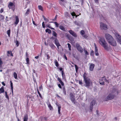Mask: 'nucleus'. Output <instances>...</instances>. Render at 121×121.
Wrapping results in <instances>:
<instances>
[{"instance_id": "nucleus-1", "label": "nucleus", "mask_w": 121, "mask_h": 121, "mask_svg": "<svg viewBox=\"0 0 121 121\" xmlns=\"http://www.w3.org/2000/svg\"><path fill=\"white\" fill-rule=\"evenodd\" d=\"M99 43L106 50H108V44L106 42L104 39L103 37H100L99 39Z\"/></svg>"}, {"instance_id": "nucleus-2", "label": "nucleus", "mask_w": 121, "mask_h": 121, "mask_svg": "<svg viewBox=\"0 0 121 121\" xmlns=\"http://www.w3.org/2000/svg\"><path fill=\"white\" fill-rule=\"evenodd\" d=\"M84 81L85 83V86L89 88L92 84V82L89 78L86 79Z\"/></svg>"}, {"instance_id": "nucleus-3", "label": "nucleus", "mask_w": 121, "mask_h": 121, "mask_svg": "<svg viewBox=\"0 0 121 121\" xmlns=\"http://www.w3.org/2000/svg\"><path fill=\"white\" fill-rule=\"evenodd\" d=\"M105 37L108 42H110V40H112L113 39L112 37L108 34H105Z\"/></svg>"}, {"instance_id": "nucleus-4", "label": "nucleus", "mask_w": 121, "mask_h": 121, "mask_svg": "<svg viewBox=\"0 0 121 121\" xmlns=\"http://www.w3.org/2000/svg\"><path fill=\"white\" fill-rule=\"evenodd\" d=\"M76 47L77 50L80 53L83 52V50L82 48L80 46L79 44L78 43L76 44Z\"/></svg>"}, {"instance_id": "nucleus-5", "label": "nucleus", "mask_w": 121, "mask_h": 121, "mask_svg": "<svg viewBox=\"0 0 121 121\" xmlns=\"http://www.w3.org/2000/svg\"><path fill=\"white\" fill-rule=\"evenodd\" d=\"M115 35L117 41L120 43H121V37L117 33H115Z\"/></svg>"}, {"instance_id": "nucleus-6", "label": "nucleus", "mask_w": 121, "mask_h": 121, "mask_svg": "<svg viewBox=\"0 0 121 121\" xmlns=\"http://www.w3.org/2000/svg\"><path fill=\"white\" fill-rule=\"evenodd\" d=\"M100 28L102 30H106L107 28V25L104 23L101 22L100 23Z\"/></svg>"}, {"instance_id": "nucleus-7", "label": "nucleus", "mask_w": 121, "mask_h": 121, "mask_svg": "<svg viewBox=\"0 0 121 121\" xmlns=\"http://www.w3.org/2000/svg\"><path fill=\"white\" fill-rule=\"evenodd\" d=\"M15 7V5L13 3L11 2L9 3L8 4V7L9 9H12L13 10H14Z\"/></svg>"}, {"instance_id": "nucleus-8", "label": "nucleus", "mask_w": 121, "mask_h": 121, "mask_svg": "<svg viewBox=\"0 0 121 121\" xmlns=\"http://www.w3.org/2000/svg\"><path fill=\"white\" fill-rule=\"evenodd\" d=\"M102 81H100L99 83L100 84L102 85H103L104 84V82H106L108 83H109V81L106 79L105 78V77H103L102 78Z\"/></svg>"}, {"instance_id": "nucleus-9", "label": "nucleus", "mask_w": 121, "mask_h": 121, "mask_svg": "<svg viewBox=\"0 0 121 121\" xmlns=\"http://www.w3.org/2000/svg\"><path fill=\"white\" fill-rule=\"evenodd\" d=\"M114 96L111 94H109L108 96L105 99V101H107L109 100H111L114 98Z\"/></svg>"}, {"instance_id": "nucleus-10", "label": "nucleus", "mask_w": 121, "mask_h": 121, "mask_svg": "<svg viewBox=\"0 0 121 121\" xmlns=\"http://www.w3.org/2000/svg\"><path fill=\"white\" fill-rule=\"evenodd\" d=\"M110 42H108L111 45L115 46L116 45V43L115 41L113 39L112 40H110Z\"/></svg>"}, {"instance_id": "nucleus-11", "label": "nucleus", "mask_w": 121, "mask_h": 121, "mask_svg": "<svg viewBox=\"0 0 121 121\" xmlns=\"http://www.w3.org/2000/svg\"><path fill=\"white\" fill-rule=\"evenodd\" d=\"M95 101L94 100H92L90 104V109L91 111L92 110L93 106L95 105Z\"/></svg>"}, {"instance_id": "nucleus-12", "label": "nucleus", "mask_w": 121, "mask_h": 121, "mask_svg": "<svg viewBox=\"0 0 121 121\" xmlns=\"http://www.w3.org/2000/svg\"><path fill=\"white\" fill-rule=\"evenodd\" d=\"M68 32L71 35L74 37H76L77 36L76 34L73 30H70L68 31Z\"/></svg>"}, {"instance_id": "nucleus-13", "label": "nucleus", "mask_w": 121, "mask_h": 121, "mask_svg": "<svg viewBox=\"0 0 121 121\" xmlns=\"http://www.w3.org/2000/svg\"><path fill=\"white\" fill-rule=\"evenodd\" d=\"M95 66V64L92 63L90 64V65L89 67V69L91 71H93L94 69Z\"/></svg>"}, {"instance_id": "nucleus-14", "label": "nucleus", "mask_w": 121, "mask_h": 121, "mask_svg": "<svg viewBox=\"0 0 121 121\" xmlns=\"http://www.w3.org/2000/svg\"><path fill=\"white\" fill-rule=\"evenodd\" d=\"M55 44L57 48L58 49H59V46H60V45L58 41L56 40H56H55Z\"/></svg>"}, {"instance_id": "nucleus-15", "label": "nucleus", "mask_w": 121, "mask_h": 121, "mask_svg": "<svg viewBox=\"0 0 121 121\" xmlns=\"http://www.w3.org/2000/svg\"><path fill=\"white\" fill-rule=\"evenodd\" d=\"M16 20L14 22L15 25H17L19 22V19L18 16H16L15 17Z\"/></svg>"}, {"instance_id": "nucleus-16", "label": "nucleus", "mask_w": 121, "mask_h": 121, "mask_svg": "<svg viewBox=\"0 0 121 121\" xmlns=\"http://www.w3.org/2000/svg\"><path fill=\"white\" fill-rule=\"evenodd\" d=\"M56 105L58 106V112L59 114H60V108H61V106L60 104L58 105L57 104H56Z\"/></svg>"}, {"instance_id": "nucleus-17", "label": "nucleus", "mask_w": 121, "mask_h": 121, "mask_svg": "<svg viewBox=\"0 0 121 121\" xmlns=\"http://www.w3.org/2000/svg\"><path fill=\"white\" fill-rule=\"evenodd\" d=\"M49 45L52 49H54L56 48L55 46L52 43H49Z\"/></svg>"}, {"instance_id": "nucleus-18", "label": "nucleus", "mask_w": 121, "mask_h": 121, "mask_svg": "<svg viewBox=\"0 0 121 121\" xmlns=\"http://www.w3.org/2000/svg\"><path fill=\"white\" fill-rule=\"evenodd\" d=\"M70 98L72 102H74L75 100L74 97L73 95H72L71 94H70Z\"/></svg>"}, {"instance_id": "nucleus-19", "label": "nucleus", "mask_w": 121, "mask_h": 121, "mask_svg": "<svg viewBox=\"0 0 121 121\" xmlns=\"http://www.w3.org/2000/svg\"><path fill=\"white\" fill-rule=\"evenodd\" d=\"M4 91V87L2 86L0 89V94L3 93Z\"/></svg>"}, {"instance_id": "nucleus-20", "label": "nucleus", "mask_w": 121, "mask_h": 121, "mask_svg": "<svg viewBox=\"0 0 121 121\" xmlns=\"http://www.w3.org/2000/svg\"><path fill=\"white\" fill-rule=\"evenodd\" d=\"M28 119V117L27 115H25L23 118L24 121H27Z\"/></svg>"}, {"instance_id": "nucleus-21", "label": "nucleus", "mask_w": 121, "mask_h": 121, "mask_svg": "<svg viewBox=\"0 0 121 121\" xmlns=\"http://www.w3.org/2000/svg\"><path fill=\"white\" fill-rule=\"evenodd\" d=\"M59 28L61 30L64 31H65V28L63 26L60 25L59 26Z\"/></svg>"}, {"instance_id": "nucleus-22", "label": "nucleus", "mask_w": 121, "mask_h": 121, "mask_svg": "<svg viewBox=\"0 0 121 121\" xmlns=\"http://www.w3.org/2000/svg\"><path fill=\"white\" fill-rule=\"evenodd\" d=\"M7 55L8 56H13V55L12 54V52L11 51H8L7 52Z\"/></svg>"}, {"instance_id": "nucleus-23", "label": "nucleus", "mask_w": 121, "mask_h": 121, "mask_svg": "<svg viewBox=\"0 0 121 121\" xmlns=\"http://www.w3.org/2000/svg\"><path fill=\"white\" fill-rule=\"evenodd\" d=\"M54 62L55 64V65L57 67H58L59 66V65L57 60H55L54 61Z\"/></svg>"}, {"instance_id": "nucleus-24", "label": "nucleus", "mask_w": 121, "mask_h": 121, "mask_svg": "<svg viewBox=\"0 0 121 121\" xmlns=\"http://www.w3.org/2000/svg\"><path fill=\"white\" fill-rule=\"evenodd\" d=\"M50 22L54 23L56 27H58L59 24L57 22Z\"/></svg>"}, {"instance_id": "nucleus-25", "label": "nucleus", "mask_w": 121, "mask_h": 121, "mask_svg": "<svg viewBox=\"0 0 121 121\" xmlns=\"http://www.w3.org/2000/svg\"><path fill=\"white\" fill-rule=\"evenodd\" d=\"M52 35L55 37H57V34L54 31H52Z\"/></svg>"}, {"instance_id": "nucleus-26", "label": "nucleus", "mask_w": 121, "mask_h": 121, "mask_svg": "<svg viewBox=\"0 0 121 121\" xmlns=\"http://www.w3.org/2000/svg\"><path fill=\"white\" fill-rule=\"evenodd\" d=\"M13 77L14 78L16 79H17V73L14 72L13 73Z\"/></svg>"}, {"instance_id": "nucleus-27", "label": "nucleus", "mask_w": 121, "mask_h": 121, "mask_svg": "<svg viewBox=\"0 0 121 121\" xmlns=\"http://www.w3.org/2000/svg\"><path fill=\"white\" fill-rule=\"evenodd\" d=\"M46 32H48L49 34H50L51 33V31L50 29H47L45 30Z\"/></svg>"}, {"instance_id": "nucleus-28", "label": "nucleus", "mask_w": 121, "mask_h": 121, "mask_svg": "<svg viewBox=\"0 0 121 121\" xmlns=\"http://www.w3.org/2000/svg\"><path fill=\"white\" fill-rule=\"evenodd\" d=\"M10 85L11 86V88L12 90V93H13V83L11 81H10Z\"/></svg>"}, {"instance_id": "nucleus-29", "label": "nucleus", "mask_w": 121, "mask_h": 121, "mask_svg": "<svg viewBox=\"0 0 121 121\" xmlns=\"http://www.w3.org/2000/svg\"><path fill=\"white\" fill-rule=\"evenodd\" d=\"M48 107L50 110L52 109L53 108L51 104L50 103H48Z\"/></svg>"}, {"instance_id": "nucleus-30", "label": "nucleus", "mask_w": 121, "mask_h": 121, "mask_svg": "<svg viewBox=\"0 0 121 121\" xmlns=\"http://www.w3.org/2000/svg\"><path fill=\"white\" fill-rule=\"evenodd\" d=\"M39 9L42 11H43V9L41 5H39L38 6Z\"/></svg>"}, {"instance_id": "nucleus-31", "label": "nucleus", "mask_w": 121, "mask_h": 121, "mask_svg": "<svg viewBox=\"0 0 121 121\" xmlns=\"http://www.w3.org/2000/svg\"><path fill=\"white\" fill-rule=\"evenodd\" d=\"M10 30H8L7 31V33L8 35V36L9 37L10 36Z\"/></svg>"}, {"instance_id": "nucleus-32", "label": "nucleus", "mask_w": 121, "mask_h": 121, "mask_svg": "<svg viewBox=\"0 0 121 121\" xmlns=\"http://www.w3.org/2000/svg\"><path fill=\"white\" fill-rule=\"evenodd\" d=\"M0 18L1 19L3 20L4 19V17L2 15H0Z\"/></svg>"}, {"instance_id": "nucleus-33", "label": "nucleus", "mask_w": 121, "mask_h": 121, "mask_svg": "<svg viewBox=\"0 0 121 121\" xmlns=\"http://www.w3.org/2000/svg\"><path fill=\"white\" fill-rule=\"evenodd\" d=\"M84 52H85V55H88L89 54L88 53L87 51H86V50L84 49Z\"/></svg>"}, {"instance_id": "nucleus-34", "label": "nucleus", "mask_w": 121, "mask_h": 121, "mask_svg": "<svg viewBox=\"0 0 121 121\" xmlns=\"http://www.w3.org/2000/svg\"><path fill=\"white\" fill-rule=\"evenodd\" d=\"M85 73L83 75V77L84 78V80H85V79L87 78H89L87 77L85 75Z\"/></svg>"}, {"instance_id": "nucleus-35", "label": "nucleus", "mask_w": 121, "mask_h": 121, "mask_svg": "<svg viewBox=\"0 0 121 121\" xmlns=\"http://www.w3.org/2000/svg\"><path fill=\"white\" fill-rule=\"evenodd\" d=\"M74 66L75 67L76 72H78V67L77 65H75Z\"/></svg>"}, {"instance_id": "nucleus-36", "label": "nucleus", "mask_w": 121, "mask_h": 121, "mask_svg": "<svg viewBox=\"0 0 121 121\" xmlns=\"http://www.w3.org/2000/svg\"><path fill=\"white\" fill-rule=\"evenodd\" d=\"M67 45H68V47L69 48V50L70 51L71 50V46L70 45V44L69 43H68L67 44Z\"/></svg>"}, {"instance_id": "nucleus-37", "label": "nucleus", "mask_w": 121, "mask_h": 121, "mask_svg": "<svg viewBox=\"0 0 121 121\" xmlns=\"http://www.w3.org/2000/svg\"><path fill=\"white\" fill-rule=\"evenodd\" d=\"M30 12V10L29 9H28L27 11H26V13H25V14L27 15L28 14H29V12Z\"/></svg>"}, {"instance_id": "nucleus-38", "label": "nucleus", "mask_w": 121, "mask_h": 121, "mask_svg": "<svg viewBox=\"0 0 121 121\" xmlns=\"http://www.w3.org/2000/svg\"><path fill=\"white\" fill-rule=\"evenodd\" d=\"M26 64H29V59L28 57H27L26 59Z\"/></svg>"}, {"instance_id": "nucleus-39", "label": "nucleus", "mask_w": 121, "mask_h": 121, "mask_svg": "<svg viewBox=\"0 0 121 121\" xmlns=\"http://www.w3.org/2000/svg\"><path fill=\"white\" fill-rule=\"evenodd\" d=\"M71 15L72 16H76V17L78 16L77 15V16L76 15L75 13L74 12L71 13Z\"/></svg>"}, {"instance_id": "nucleus-40", "label": "nucleus", "mask_w": 121, "mask_h": 121, "mask_svg": "<svg viewBox=\"0 0 121 121\" xmlns=\"http://www.w3.org/2000/svg\"><path fill=\"white\" fill-rule=\"evenodd\" d=\"M84 33H85V32L84 31H83V30H82L81 31L80 33H81V34L82 35H84Z\"/></svg>"}, {"instance_id": "nucleus-41", "label": "nucleus", "mask_w": 121, "mask_h": 121, "mask_svg": "<svg viewBox=\"0 0 121 121\" xmlns=\"http://www.w3.org/2000/svg\"><path fill=\"white\" fill-rule=\"evenodd\" d=\"M61 74H62V76L63 78L64 77H65V75L64 74V72H63V70L62 71Z\"/></svg>"}, {"instance_id": "nucleus-42", "label": "nucleus", "mask_w": 121, "mask_h": 121, "mask_svg": "<svg viewBox=\"0 0 121 121\" xmlns=\"http://www.w3.org/2000/svg\"><path fill=\"white\" fill-rule=\"evenodd\" d=\"M90 55L91 56H93L94 55V52L92 50L91 51Z\"/></svg>"}, {"instance_id": "nucleus-43", "label": "nucleus", "mask_w": 121, "mask_h": 121, "mask_svg": "<svg viewBox=\"0 0 121 121\" xmlns=\"http://www.w3.org/2000/svg\"><path fill=\"white\" fill-rule=\"evenodd\" d=\"M63 93L65 95H66V92L65 89V88H63Z\"/></svg>"}, {"instance_id": "nucleus-44", "label": "nucleus", "mask_w": 121, "mask_h": 121, "mask_svg": "<svg viewBox=\"0 0 121 121\" xmlns=\"http://www.w3.org/2000/svg\"><path fill=\"white\" fill-rule=\"evenodd\" d=\"M79 84L81 85L82 86L83 85V83L82 81H79Z\"/></svg>"}, {"instance_id": "nucleus-45", "label": "nucleus", "mask_w": 121, "mask_h": 121, "mask_svg": "<svg viewBox=\"0 0 121 121\" xmlns=\"http://www.w3.org/2000/svg\"><path fill=\"white\" fill-rule=\"evenodd\" d=\"M37 91H38V92L40 96V97H41V98L42 97V95H41V94H40V93L39 92V90H37Z\"/></svg>"}, {"instance_id": "nucleus-46", "label": "nucleus", "mask_w": 121, "mask_h": 121, "mask_svg": "<svg viewBox=\"0 0 121 121\" xmlns=\"http://www.w3.org/2000/svg\"><path fill=\"white\" fill-rule=\"evenodd\" d=\"M44 20H45V21L46 22H48L49 21L48 20V19H47L46 18H45L44 17Z\"/></svg>"}, {"instance_id": "nucleus-47", "label": "nucleus", "mask_w": 121, "mask_h": 121, "mask_svg": "<svg viewBox=\"0 0 121 121\" xmlns=\"http://www.w3.org/2000/svg\"><path fill=\"white\" fill-rule=\"evenodd\" d=\"M42 27L43 28H45V26L44 24V22H43L42 23Z\"/></svg>"}, {"instance_id": "nucleus-48", "label": "nucleus", "mask_w": 121, "mask_h": 121, "mask_svg": "<svg viewBox=\"0 0 121 121\" xmlns=\"http://www.w3.org/2000/svg\"><path fill=\"white\" fill-rule=\"evenodd\" d=\"M98 52V49L97 47L96 46H95V52Z\"/></svg>"}, {"instance_id": "nucleus-49", "label": "nucleus", "mask_w": 121, "mask_h": 121, "mask_svg": "<svg viewBox=\"0 0 121 121\" xmlns=\"http://www.w3.org/2000/svg\"><path fill=\"white\" fill-rule=\"evenodd\" d=\"M16 44L17 45V47H18L19 46V43L18 41H16Z\"/></svg>"}, {"instance_id": "nucleus-50", "label": "nucleus", "mask_w": 121, "mask_h": 121, "mask_svg": "<svg viewBox=\"0 0 121 121\" xmlns=\"http://www.w3.org/2000/svg\"><path fill=\"white\" fill-rule=\"evenodd\" d=\"M95 55H96V56H98L99 55V53L98 52H95Z\"/></svg>"}, {"instance_id": "nucleus-51", "label": "nucleus", "mask_w": 121, "mask_h": 121, "mask_svg": "<svg viewBox=\"0 0 121 121\" xmlns=\"http://www.w3.org/2000/svg\"><path fill=\"white\" fill-rule=\"evenodd\" d=\"M57 79L58 80V81L60 83V82H61L62 81L61 80V79H60L59 78H58Z\"/></svg>"}, {"instance_id": "nucleus-52", "label": "nucleus", "mask_w": 121, "mask_h": 121, "mask_svg": "<svg viewBox=\"0 0 121 121\" xmlns=\"http://www.w3.org/2000/svg\"><path fill=\"white\" fill-rule=\"evenodd\" d=\"M74 23L76 25L78 26L79 25L78 24L77 22L75 21L74 22Z\"/></svg>"}, {"instance_id": "nucleus-53", "label": "nucleus", "mask_w": 121, "mask_h": 121, "mask_svg": "<svg viewBox=\"0 0 121 121\" xmlns=\"http://www.w3.org/2000/svg\"><path fill=\"white\" fill-rule=\"evenodd\" d=\"M50 58V56L48 54L47 55V58L48 59H49Z\"/></svg>"}, {"instance_id": "nucleus-54", "label": "nucleus", "mask_w": 121, "mask_h": 121, "mask_svg": "<svg viewBox=\"0 0 121 121\" xmlns=\"http://www.w3.org/2000/svg\"><path fill=\"white\" fill-rule=\"evenodd\" d=\"M64 57L66 60H67V57L65 54L64 55Z\"/></svg>"}, {"instance_id": "nucleus-55", "label": "nucleus", "mask_w": 121, "mask_h": 121, "mask_svg": "<svg viewBox=\"0 0 121 121\" xmlns=\"http://www.w3.org/2000/svg\"><path fill=\"white\" fill-rule=\"evenodd\" d=\"M46 26H47V27H47L50 28L51 27L50 24H48L46 25Z\"/></svg>"}, {"instance_id": "nucleus-56", "label": "nucleus", "mask_w": 121, "mask_h": 121, "mask_svg": "<svg viewBox=\"0 0 121 121\" xmlns=\"http://www.w3.org/2000/svg\"><path fill=\"white\" fill-rule=\"evenodd\" d=\"M56 18H57V16L56 15L55 16L54 18L52 20L53 21H55L56 20Z\"/></svg>"}, {"instance_id": "nucleus-57", "label": "nucleus", "mask_w": 121, "mask_h": 121, "mask_svg": "<svg viewBox=\"0 0 121 121\" xmlns=\"http://www.w3.org/2000/svg\"><path fill=\"white\" fill-rule=\"evenodd\" d=\"M3 8H1L0 10V13H2L3 12Z\"/></svg>"}, {"instance_id": "nucleus-58", "label": "nucleus", "mask_w": 121, "mask_h": 121, "mask_svg": "<svg viewBox=\"0 0 121 121\" xmlns=\"http://www.w3.org/2000/svg\"><path fill=\"white\" fill-rule=\"evenodd\" d=\"M95 2L96 3H98V0H94Z\"/></svg>"}, {"instance_id": "nucleus-59", "label": "nucleus", "mask_w": 121, "mask_h": 121, "mask_svg": "<svg viewBox=\"0 0 121 121\" xmlns=\"http://www.w3.org/2000/svg\"><path fill=\"white\" fill-rule=\"evenodd\" d=\"M60 83L61 84L62 86L64 85V84L62 81L61 82H60Z\"/></svg>"}, {"instance_id": "nucleus-60", "label": "nucleus", "mask_w": 121, "mask_h": 121, "mask_svg": "<svg viewBox=\"0 0 121 121\" xmlns=\"http://www.w3.org/2000/svg\"><path fill=\"white\" fill-rule=\"evenodd\" d=\"M58 86H59V87L60 88H61V86L60 85V84H58Z\"/></svg>"}, {"instance_id": "nucleus-61", "label": "nucleus", "mask_w": 121, "mask_h": 121, "mask_svg": "<svg viewBox=\"0 0 121 121\" xmlns=\"http://www.w3.org/2000/svg\"><path fill=\"white\" fill-rule=\"evenodd\" d=\"M2 84L4 86H5V84L4 83V82H2Z\"/></svg>"}, {"instance_id": "nucleus-62", "label": "nucleus", "mask_w": 121, "mask_h": 121, "mask_svg": "<svg viewBox=\"0 0 121 121\" xmlns=\"http://www.w3.org/2000/svg\"><path fill=\"white\" fill-rule=\"evenodd\" d=\"M5 97L6 98H7L8 99H9V97L7 95H5Z\"/></svg>"}, {"instance_id": "nucleus-63", "label": "nucleus", "mask_w": 121, "mask_h": 121, "mask_svg": "<svg viewBox=\"0 0 121 121\" xmlns=\"http://www.w3.org/2000/svg\"><path fill=\"white\" fill-rule=\"evenodd\" d=\"M61 1H59V3L61 5H63V3Z\"/></svg>"}, {"instance_id": "nucleus-64", "label": "nucleus", "mask_w": 121, "mask_h": 121, "mask_svg": "<svg viewBox=\"0 0 121 121\" xmlns=\"http://www.w3.org/2000/svg\"><path fill=\"white\" fill-rule=\"evenodd\" d=\"M39 56H35V58L36 59H38L39 58Z\"/></svg>"}]
</instances>
